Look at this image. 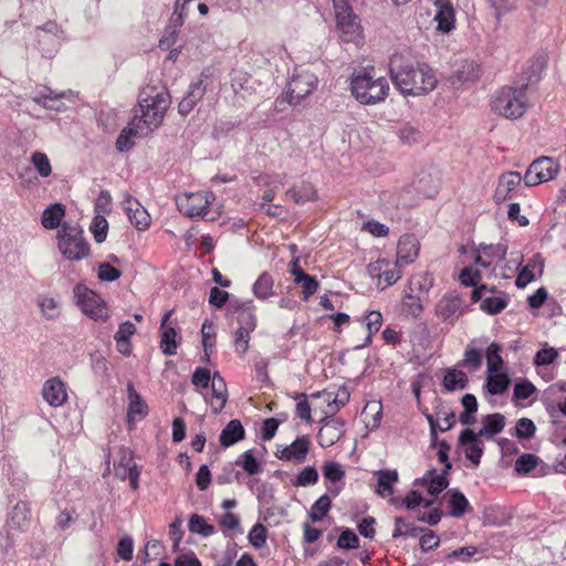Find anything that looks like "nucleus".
I'll use <instances>...</instances> for the list:
<instances>
[{"label": "nucleus", "instance_id": "f257e3e1", "mask_svg": "<svg viewBox=\"0 0 566 566\" xmlns=\"http://www.w3.org/2000/svg\"><path fill=\"white\" fill-rule=\"evenodd\" d=\"M389 75L395 87L403 95H426L438 84L432 67L426 63H415L399 53L389 60Z\"/></svg>", "mask_w": 566, "mask_h": 566}, {"label": "nucleus", "instance_id": "f03ea898", "mask_svg": "<svg viewBox=\"0 0 566 566\" xmlns=\"http://www.w3.org/2000/svg\"><path fill=\"white\" fill-rule=\"evenodd\" d=\"M386 77L376 76L374 69H361L353 73L350 92L364 105H375L384 102L389 93Z\"/></svg>", "mask_w": 566, "mask_h": 566}, {"label": "nucleus", "instance_id": "7ed1b4c3", "mask_svg": "<svg viewBox=\"0 0 566 566\" xmlns=\"http://www.w3.org/2000/svg\"><path fill=\"white\" fill-rule=\"evenodd\" d=\"M138 105L142 112L139 120L153 130L161 124L170 105V95L166 87L148 85L142 90Z\"/></svg>", "mask_w": 566, "mask_h": 566}, {"label": "nucleus", "instance_id": "20e7f679", "mask_svg": "<svg viewBox=\"0 0 566 566\" xmlns=\"http://www.w3.org/2000/svg\"><path fill=\"white\" fill-rule=\"evenodd\" d=\"M491 109L505 118L522 117L528 107L526 87L502 86L492 95Z\"/></svg>", "mask_w": 566, "mask_h": 566}, {"label": "nucleus", "instance_id": "39448f33", "mask_svg": "<svg viewBox=\"0 0 566 566\" xmlns=\"http://www.w3.org/2000/svg\"><path fill=\"white\" fill-rule=\"evenodd\" d=\"M57 248L69 261H80L90 254L84 232L76 223H63L57 232Z\"/></svg>", "mask_w": 566, "mask_h": 566}, {"label": "nucleus", "instance_id": "423d86ee", "mask_svg": "<svg viewBox=\"0 0 566 566\" xmlns=\"http://www.w3.org/2000/svg\"><path fill=\"white\" fill-rule=\"evenodd\" d=\"M75 304L82 313L95 322H106L109 311L106 302L93 290L84 284H76L73 289Z\"/></svg>", "mask_w": 566, "mask_h": 566}, {"label": "nucleus", "instance_id": "0eeeda50", "mask_svg": "<svg viewBox=\"0 0 566 566\" xmlns=\"http://www.w3.org/2000/svg\"><path fill=\"white\" fill-rule=\"evenodd\" d=\"M231 307L240 312L238 322L240 326L234 333L235 350L244 354L249 348L250 334L256 327L255 305L253 301H235L232 302Z\"/></svg>", "mask_w": 566, "mask_h": 566}, {"label": "nucleus", "instance_id": "6e6552de", "mask_svg": "<svg viewBox=\"0 0 566 566\" xmlns=\"http://www.w3.org/2000/svg\"><path fill=\"white\" fill-rule=\"evenodd\" d=\"M216 196L210 191L184 193L177 197L176 203L181 213L187 217H206Z\"/></svg>", "mask_w": 566, "mask_h": 566}, {"label": "nucleus", "instance_id": "1a4fd4ad", "mask_svg": "<svg viewBox=\"0 0 566 566\" xmlns=\"http://www.w3.org/2000/svg\"><path fill=\"white\" fill-rule=\"evenodd\" d=\"M317 83L318 80L314 73L307 70L296 72L287 85V102L292 105L298 104L316 88Z\"/></svg>", "mask_w": 566, "mask_h": 566}, {"label": "nucleus", "instance_id": "9d476101", "mask_svg": "<svg viewBox=\"0 0 566 566\" xmlns=\"http://www.w3.org/2000/svg\"><path fill=\"white\" fill-rule=\"evenodd\" d=\"M559 171L557 161L549 157H541L534 160L528 167L524 181L527 187L547 182L556 177Z\"/></svg>", "mask_w": 566, "mask_h": 566}, {"label": "nucleus", "instance_id": "9b49d317", "mask_svg": "<svg viewBox=\"0 0 566 566\" xmlns=\"http://www.w3.org/2000/svg\"><path fill=\"white\" fill-rule=\"evenodd\" d=\"M115 475L120 480H129V485L133 490L139 486V470L133 459V454L127 449H119L117 458L114 460Z\"/></svg>", "mask_w": 566, "mask_h": 566}, {"label": "nucleus", "instance_id": "f8f14e48", "mask_svg": "<svg viewBox=\"0 0 566 566\" xmlns=\"http://www.w3.org/2000/svg\"><path fill=\"white\" fill-rule=\"evenodd\" d=\"M122 207L129 222L138 231H146L151 223L150 214L147 209L129 193L123 195Z\"/></svg>", "mask_w": 566, "mask_h": 566}, {"label": "nucleus", "instance_id": "ddd939ff", "mask_svg": "<svg viewBox=\"0 0 566 566\" xmlns=\"http://www.w3.org/2000/svg\"><path fill=\"white\" fill-rule=\"evenodd\" d=\"M463 311L461 297L453 293L443 295L434 306L436 316L448 325H453Z\"/></svg>", "mask_w": 566, "mask_h": 566}, {"label": "nucleus", "instance_id": "4468645a", "mask_svg": "<svg viewBox=\"0 0 566 566\" xmlns=\"http://www.w3.org/2000/svg\"><path fill=\"white\" fill-rule=\"evenodd\" d=\"M507 253V247L497 244H480L474 256V264L483 269H491L502 262Z\"/></svg>", "mask_w": 566, "mask_h": 566}, {"label": "nucleus", "instance_id": "2eb2a0df", "mask_svg": "<svg viewBox=\"0 0 566 566\" xmlns=\"http://www.w3.org/2000/svg\"><path fill=\"white\" fill-rule=\"evenodd\" d=\"M482 69L480 64L472 60H464L450 77V84L454 88L470 86L479 81Z\"/></svg>", "mask_w": 566, "mask_h": 566}, {"label": "nucleus", "instance_id": "dca6fc26", "mask_svg": "<svg viewBox=\"0 0 566 566\" xmlns=\"http://www.w3.org/2000/svg\"><path fill=\"white\" fill-rule=\"evenodd\" d=\"M310 444V439L306 436H302L289 446L279 447L275 457L282 461L302 463L307 457Z\"/></svg>", "mask_w": 566, "mask_h": 566}, {"label": "nucleus", "instance_id": "f3484780", "mask_svg": "<svg viewBox=\"0 0 566 566\" xmlns=\"http://www.w3.org/2000/svg\"><path fill=\"white\" fill-rule=\"evenodd\" d=\"M172 311H167L160 323V348L167 356H172L177 353L179 346L178 332L170 322Z\"/></svg>", "mask_w": 566, "mask_h": 566}, {"label": "nucleus", "instance_id": "a211bd4d", "mask_svg": "<svg viewBox=\"0 0 566 566\" xmlns=\"http://www.w3.org/2000/svg\"><path fill=\"white\" fill-rule=\"evenodd\" d=\"M319 398L326 405L325 413L328 416L335 415L340 408L345 407L349 401L350 395L346 387L331 388L322 392L313 395Z\"/></svg>", "mask_w": 566, "mask_h": 566}, {"label": "nucleus", "instance_id": "6ab92c4d", "mask_svg": "<svg viewBox=\"0 0 566 566\" xmlns=\"http://www.w3.org/2000/svg\"><path fill=\"white\" fill-rule=\"evenodd\" d=\"M42 397L51 407L63 406L67 400L66 384L60 377L49 378L43 384Z\"/></svg>", "mask_w": 566, "mask_h": 566}, {"label": "nucleus", "instance_id": "aec40b11", "mask_svg": "<svg viewBox=\"0 0 566 566\" xmlns=\"http://www.w3.org/2000/svg\"><path fill=\"white\" fill-rule=\"evenodd\" d=\"M437 30L449 34L455 28V11L450 0H434Z\"/></svg>", "mask_w": 566, "mask_h": 566}, {"label": "nucleus", "instance_id": "412c9836", "mask_svg": "<svg viewBox=\"0 0 566 566\" xmlns=\"http://www.w3.org/2000/svg\"><path fill=\"white\" fill-rule=\"evenodd\" d=\"M450 468V463H447L443 471L439 472L437 469H431L422 478L417 479L415 485L427 488L428 493L436 496L448 488L449 481L447 479V471Z\"/></svg>", "mask_w": 566, "mask_h": 566}, {"label": "nucleus", "instance_id": "4be33fe9", "mask_svg": "<svg viewBox=\"0 0 566 566\" xmlns=\"http://www.w3.org/2000/svg\"><path fill=\"white\" fill-rule=\"evenodd\" d=\"M419 255V241L413 234L400 237L397 245L396 266H405L413 263Z\"/></svg>", "mask_w": 566, "mask_h": 566}, {"label": "nucleus", "instance_id": "5701e85b", "mask_svg": "<svg viewBox=\"0 0 566 566\" xmlns=\"http://www.w3.org/2000/svg\"><path fill=\"white\" fill-rule=\"evenodd\" d=\"M480 436L473 430L465 429L459 437L460 443L464 447V453L468 460L474 467H478L483 454V443L480 440Z\"/></svg>", "mask_w": 566, "mask_h": 566}, {"label": "nucleus", "instance_id": "b1692460", "mask_svg": "<svg viewBox=\"0 0 566 566\" xmlns=\"http://www.w3.org/2000/svg\"><path fill=\"white\" fill-rule=\"evenodd\" d=\"M344 433V421L336 418L324 420L317 433V440L321 447L328 448L335 444Z\"/></svg>", "mask_w": 566, "mask_h": 566}, {"label": "nucleus", "instance_id": "393cba45", "mask_svg": "<svg viewBox=\"0 0 566 566\" xmlns=\"http://www.w3.org/2000/svg\"><path fill=\"white\" fill-rule=\"evenodd\" d=\"M375 475L377 476L375 492L384 499L390 497L389 502L395 504L396 499L391 496L394 494V486L399 481L398 471L395 469L378 470L375 472Z\"/></svg>", "mask_w": 566, "mask_h": 566}, {"label": "nucleus", "instance_id": "a878e982", "mask_svg": "<svg viewBox=\"0 0 566 566\" xmlns=\"http://www.w3.org/2000/svg\"><path fill=\"white\" fill-rule=\"evenodd\" d=\"M149 132L151 130L148 129L147 126L142 123V120L134 119L128 124L127 127L122 129L116 139V148L119 151H126L134 146V139L136 137L147 135Z\"/></svg>", "mask_w": 566, "mask_h": 566}, {"label": "nucleus", "instance_id": "bb28decb", "mask_svg": "<svg viewBox=\"0 0 566 566\" xmlns=\"http://www.w3.org/2000/svg\"><path fill=\"white\" fill-rule=\"evenodd\" d=\"M430 427V436L434 441L438 431L444 432L450 430L454 424V413L444 407L437 409L436 415L424 413Z\"/></svg>", "mask_w": 566, "mask_h": 566}, {"label": "nucleus", "instance_id": "cd10ccee", "mask_svg": "<svg viewBox=\"0 0 566 566\" xmlns=\"http://www.w3.org/2000/svg\"><path fill=\"white\" fill-rule=\"evenodd\" d=\"M522 176L517 171H507L499 178L497 186L494 190L493 199L496 203H502L510 198L511 192L520 186Z\"/></svg>", "mask_w": 566, "mask_h": 566}, {"label": "nucleus", "instance_id": "c85d7f7f", "mask_svg": "<svg viewBox=\"0 0 566 566\" xmlns=\"http://www.w3.org/2000/svg\"><path fill=\"white\" fill-rule=\"evenodd\" d=\"M212 395L207 401L210 403L213 413H219L226 406L228 400V391L224 379L214 373L211 380Z\"/></svg>", "mask_w": 566, "mask_h": 566}, {"label": "nucleus", "instance_id": "c756f323", "mask_svg": "<svg viewBox=\"0 0 566 566\" xmlns=\"http://www.w3.org/2000/svg\"><path fill=\"white\" fill-rule=\"evenodd\" d=\"M522 263L523 255L520 251L506 253L504 260L492 268V274L495 277L509 279L521 268Z\"/></svg>", "mask_w": 566, "mask_h": 566}, {"label": "nucleus", "instance_id": "7c9ffc66", "mask_svg": "<svg viewBox=\"0 0 566 566\" xmlns=\"http://www.w3.org/2000/svg\"><path fill=\"white\" fill-rule=\"evenodd\" d=\"M544 260L541 255H534L525 266L520 271L516 279L517 287H525L528 283L534 281L537 275L543 273Z\"/></svg>", "mask_w": 566, "mask_h": 566}, {"label": "nucleus", "instance_id": "2f4dec72", "mask_svg": "<svg viewBox=\"0 0 566 566\" xmlns=\"http://www.w3.org/2000/svg\"><path fill=\"white\" fill-rule=\"evenodd\" d=\"M339 36L344 42H357L360 39L361 30L356 15H346L336 20Z\"/></svg>", "mask_w": 566, "mask_h": 566}, {"label": "nucleus", "instance_id": "473e14b6", "mask_svg": "<svg viewBox=\"0 0 566 566\" xmlns=\"http://www.w3.org/2000/svg\"><path fill=\"white\" fill-rule=\"evenodd\" d=\"M128 392V421L133 422L144 418L147 415V406L143 401L140 395L135 390L134 385L129 382L127 385Z\"/></svg>", "mask_w": 566, "mask_h": 566}, {"label": "nucleus", "instance_id": "72a5a7b5", "mask_svg": "<svg viewBox=\"0 0 566 566\" xmlns=\"http://www.w3.org/2000/svg\"><path fill=\"white\" fill-rule=\"evenodd\" d=\"M506 424L505 417L502 413H492L482 418V427L476 432L480 437L492 438L503 431Z\"/></svg>", "mask_w": 566, "mask_h": 566}, {"label": "nucleus", "instance_id": "f704fd0d", "mask_svg": "<svg viewBox=\"0 0 566 566\" xmlns=\"http://www.w3.org/2000/svg\"><path fill=\"white\" fill-rule=\"evenodd\" d=\"M510 384L511 379L505 371H486V388L491 395L499 396L504 394Z\"/></svg>", "mask_w": 566, "mask_h": 566}, {"label": "nucleus", "instance_id": "c9c22d12", "mask_svg": "<svg viewBox=\"0 0 566 566\" xmlns=\"http://www.w3.org/2000/svg\"><path fill=\"white\" fill-rule=\"evenodd\" d=\"M284 176L274 174V175H262L259 177V185L269 187L262 195V203L261 208H264L266 203H270L274 197L276 189L279 186H283Z\"/></svg>", "mask_w": 566, "mask_h": 566}, {"label": "nucleus", "instance_id": "e433bc0d", "mask_svg": "<svg viewBox=\"0 0 566 566\" xmlns=\"http://www.w3.org/2000/svg\"><path fill=\"white\" fill-rule=\"evenodd\" d=\"M244 438V429L237 419L231 420L221 431L219 441L221 446L228 448Z\"/></svg>", "mask_w": 566, "mask_h": 566}, {"label": "nucleus", "instance_id": "4c0bfd02", "mask_svg": "<svg viewBox=\"0 0 566 566\" xmlns=\"http://www.w3.org/2000/svg\"><path fill=\"white\" fill-rule=\"evenodd\" d=\"M30 517L31 511L29 504L27 502L19 501L9 514V522L13 527L24 530L29 525Z\"/></svg>", "mask_w": 566, "mask_h": 566}, {"label": "nucleus", "instance_id": "58836bf2", "mask_svg": "<svg viewBox=\"0 0 566 566\" xmlns=\"http://www.w3.org/2000/svg\"><path fill=\"white\" fill-rule=\"evenodd\" d=\"M274 280L268 272L259 275L252 285V292L258 300L265 301L274 295Z\"/></svg>", "mask_w": 566, "mask_h": 566}, {"label": "nucleus", "instance_id": "ea45409f", "mask_svg": "<svg viewBox=\"0 0 566 566\" xmlns=\"http://www.w3.org/2000/svg\"><path fill=\"white\" fill-rule=\"evenodd\" d=\"M36 305L46 319H54L60 315V302L49 293L39 294Z\"/></svg>", "mask_w": 566, "mask_h": 566}, {"label": "nucleus", "instance_id": "a19ab883", "mask_svg": "<svg viewBox=\"0 0 566 566\" xmlns=\"http://www.w3.org/2000/svg\"><path fill=\"white\" fill-rule=\"evenodd\" d=\"M65 214V209L61 203H54L48 207L42 214L41 222L45 229H56L62 218Z\"/></svg>", "mask_w": 566, "mask_h": 566}, {"label": "nucleus", "instance_id": "79ce46f5", "mask_svg": "<svg viewBox=\"0 0 566 566\" xmlns=\"http://www.w3.org/2000/svg\"><path fill=\"white\" fill-rule=\"evenodd\" d=\"M212 83L210 69H205L199 75L198 80L192 82L189 86L187 95L199 102L207 92V88Z\"/></svg>", "mask_w": 566, "mask_h": 566}, {"label": "nucleus", "instance_id": "37998d69", "mask_svg": "<svg viewBox=\"0 0 566 566\" xmlns=\"http://www.w3.org/2000/svg\"><path fill=\"white\" fill-rule=\"evenodd\" d=\"M449 496V514L453 517L462 516L469 509L470 504L467 497L459 490H450L448 492Z\"/></svg>", "mask_w": 566, "mask_h": 566}, {"label": "nucleus", "instance_id": "c03bdc74", "mask_svg": "<svg viewBox=\"0 0 566 566\" xmlns=\"http://www.w3.org/2000/svg\"><path fill=\"white\" fill-rule=\"evenodd\" d=\"M432 285L433 279L429 273H417L409 279L406 290L421 295L428 293Z\"/></svg>", "mask_w": 566, "mask_h": 566}, {"label": "nucleus", "instance_id": "a18cd8bd", "mask_svg": "<svg viewBox=\"0 0 566 566\" xmlns=\"http://www.w3.org/2000/svg\"><path fill=\"white\" fill-rule=\"evenodd\" d=\"M467 384L468 376L461 370L450 369L443 377V387L448 391L464 389Z\"/></svg>", "mask_w": 566, "mask_h": 566}, {"label": "nucleus", "instance_id": "49530a36", "mask_svg": "<svg viewBox=\"0 0 566 566\" xmlns=\"http://www.w3.org/2000/svg\"><path fill=\"white\" fill-rule=\"evenodd\" d=\"M509 301L504 295H488L482 300L480 308L490 315H495L501 313Z\"/></svg>", "mask_w": 566, "mask_h": 566}, {"label": "nucleus", "instance_id": "de8ad7c7", "mask_svg": "<svg viewBox=\"0 0 566 566\" xmlns=\"http://www.w3.org/2000/svg\"><path fill=\"white\" fill-rule=\"evenodd\" d=\"M402 308L408 315H411L413 317L419 316L423 310L421 295L405 290L402 298Z\"/></svg>", "mask_w": 566, "mask_h": 566}, {"label": "nucleus", "instance_id": "09e8293b", "mask_svg": "<svg viewBox=\"0 0 566 566\" xmlns=\"http://www.w3.org/2000/svg\"><path fill=\"white\" fill-rule=\"evenodd\" d=\"M366 328L368 329V334L365 337V340L361 345H357L356 348H363L371 344V336L374 333H377L382 324V315L378 311L369 312L366 317Z\"/></svg>", "mask_w": 566, "mask_h": 566}, {"label": "nucleus", "instance_id": "8fccbe9b", "mask_svg": "<svg viewBox=\"0 0 566 566\" xmlns=\"http://www.w3.org/2000/svg\"><path fill=\"white\" fill-rule=\"evenodd\" d=\"M189 531L195 534H200L205 537L211 536L216 533L214 526L208 524L206 518L199 514H192L190 516Z\"/></svg>", "mask_w": 566, "mask_h": 566}, {"label": "nucleus", "instance_id": "3c124183", "mask_svg": "<svg viewBox=\"0 0 566 566\" xmlns=\"http://www.w3.org/2000/svg\"><path fill=\"white\" fill-rule=\"evenodd\" d=\"M501 352H502V346L496 343H492L488 347V350H486L488 369H486V371L492 373V371L502 370L504 361L501 356Z\"/></svg>", "mask_w": 566, "mask_h": 566}, {"label": "nucleus", "instance_id": "603ef678", "mask_svg": "<svg viewBox=\"0 0 566 566\" xmlns=\"http://www.w3.org/2000/svg\"><path fill=\"white\" fill-rule=\"evenodd\" d=\"M286 196L290 197L295 203L304 205L305 202L313 201L316 198V192L311 186H303L301 188H291L286 191Z\"/></svg>", "mask_w": 566, "mask_h": 566}, {"label": "nucleus", "instance_id": "864d4df0", "mask_svg": "<svg viewBox=\"0 0 566 566\" xmlns=\"http://www.w3.org/2000/svg\"><path fill=\"white\" fill-rule=\"evenodd\" d=\"M331 504H332L331 499L326 494L318 497L314 502V504L312 505L311 511H310V517L312 518V521H314V522L322 521L328 513V511L331 509Z\"/></svg>", "mask_w": 566, "mask_h": 566}, {"label": "nucleus", "instance_id": "5fc2aeb1", "mask_svg": "<svg viewBox=\"0 0 566 566\" xmlns=\"http://www.w3.org/2000/svg\"><path fill=\"white\" fill-rule=\"evenodd\" d=\"M90 230L93 233V237L97 243L104 242L106 240L108 231V222L105 216L95 214L90 226Z\"/></svg>", "mask_w": 566, "mask_h": 566}, {"label": "nucleus", "instance_id": "6e6d98bb", "mask_svg": "<svg viewBox=\"0 0 566 566\" xmlns=\"http://www.w3.org/2000/svg\"><path fill=\"white\" fill-rule=\"evenodd\" d=\"M66 96V92H56L50 87H41L33 92L32 101L43 106L48 101H57Z\"/></svg>", "mask_w": 566, "mask_h": 566}, {"label": "nucleus", "instance_id": "4d7b16f0", "mask_svg": "<svg viewBox=\"0 0 566 566\" xmlns=\"http://www.w3.org/2000/svg\"><path fill=\"white\" fill-rule=\"evenodd\" d=\"M541 463V459L531 453H524L515 461L514 469L518 474H527Z\"/></svg>", "mask_w": 566, "mask_h": 566}, {"label": "nucleus", "instance_id": "13d9d810", "mask_svg": "<svg viewBox=\"0 0 566 566\" xmlns=\"http://www.w3.org/2000/svg\"><path fill=\"white\" fill-rule=\"evenodd\" d=\"M31 163L41 177L46 178L51 175V163L49 157L44 153H33L31 156Z\"/></svg>", "mask_w": 566, "mask_h": 566}, {"label": "nucleus", "instance_id": "bf43d9fd", "mask_svg": "<svg viewBox=\"0 0 566 566\" xmlns=\"http://www.w3.org/2000/svg\"><path fill=\"white\" fill-rule=\"evenodd\" d=\"M294 283L301 286L302 298L304 301H307L312 295H314L319 286L315 277L308 274L300 279H294Z\"/></svg>", "mask_w": 566, "mask_h": 566}, {"label": "nucleus", "instance_id": "052dcab7", "mask_svg": "<svg viewBox=\"0 0 566 566\" xmlns=\"http://www.w3.org/2000/svg\"><path fill=\"white\" fill-rule=\"evenodd\" d=\"M432 504H433L432 500L423 499L422 495L416 490L408 492V494L406 495V497L403 499V502H402V505L407 510H415L418 506H423V507L428 509Z\"/></svg>", "mask_w": 566, "mask_h": 566}, {"label": "nucleus", "instance_id": "680f3d73", "mask_svg": "<svg viewBox=\"0 0 566 566\" xmlns=\"http://www.w3.org/2000/svg\"><path fill=\"white\" fill-rule=\"evenodd\" d=\"M249 542L255 548H261L265 545L268 538V531L263 524L256 523L250 530L248 535Z\"/></svg>", "mask_w": 566, "mask_h": 566}, {"label": "nucleus", "instance_id": "e2e57ef3", "mask_svg": "<svg viewBox=\"0 0 566 566\" xmlns=\"http://www.w3.org/2000/svg\"><path fill=\"white\" fill-rule=\"evenodd\" d=\"M420 531H421V528L406 523L401 517H397L395 520V530L392 532V537L394 538H398L400 536L417 537L419 535Z\"/></svg>", "mask_w": 566, "mask_h": 566}, {"label": "nucleus", "instance_id": "0e129e2a", "mask_svg": "<svg viewBox=\"0 0 566 566\" xmlns=\"http://www.w3.org/2000/svg\"><path fill=\"white\" fill-rule=\"evenodd\" d=\"M318 481V472L314 467H305L296 476L294 485L306 488Z\"/></svg>", "mask_w": 566, "mask_h": 566}, {"label": "nucleus", "instance_id": "69168bd1", "mask_svg": "<svg viewBox=\"0 0 566 566\" xmlns=\"http://www.w3.org/2000/svg\"><path fill=\"white\" fill-rule=\"evenodd\" d=\"M212 376L210 370L203 367H198L195 369L191 376V382L198 389H207L211 387Z\"/></svg>", "mask_w": 566, "mask_h": 566}, {"label": "nucleus", "instance_id": "338daca9", "mask_svg": "<svg viewBox=\"0 0 566 566\" xmlns=\"http://www.w3.org/2000/svg\"><path fill=\"white\" fill-rule=\"evenodd\" d=\"M536 431L535 423L528 418H521L515 426V434L520 439H531Z\"/></svg>", "mask_w": 566, "mask_h": 566}, {"label": "nucleus", "instance_id": "774afa93", "mask_svg": "<svg viewBox=\"0 0 566 566\" xmlns=\"http://www.w3.org/2000/svg\"><path fill=\"white\" fill-rule=\"evenodd\" d=\"M481 280L480 271L474 270L472 266L464 268L459 274V281L464 286H476Z\"/></svg>", "mask_w": 566, "mask_h": 566}]
</instances>
